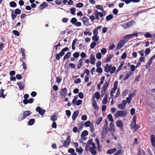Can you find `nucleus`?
<instances>
[{
  "label": "nucleus",
  "mask_w": 155,
  "mask_h": 155,
  "mask_svg": "<svg viewBox=\"0 0 155 155\" xmlns=\"http://www.w3.org/2000/svg\"><path fill=\"white\" fill-rule=\"evenodd\" d=\"M107 133H105V132L102 131L101 133V142H103L105 139V138L106 137L107 135Z\"/></svg>",
  "instance_id": "nucleus-23"
},
{
  "label": "nucleus",
  "mask_w": 155,
  "mask_h": 155,
  "mask_svg": "<svg viewBox=\"0 0 155 155\" xmlns=\"http://www.w3.org/2000/svg\"><path fill=\"white\" fill-rule=\"evenodd\" d=\"M150 140L151 145L153 147H155V136L154 135L152 134L150 136Z\"/></svg>",
  "instance_id": "nucleus-12"
},
{
  "label": "nucleus",
  "mask_w": 155,
  "mask_h": 155,
  "mask_svg": "<svg viewBox=\"0 0 155 155\" xmlns=\"http://www.w3.org/2000/svg\"><path fill=\"white\" fill-rule=\"evenodd\" d=\"M13 33L16 36H18L19 35V33L16 30H13Z\"/></svg>",
  "instance_id": "nucleus-61"
},
{
  "label": "nucleus",
  "mask_w": 155,
  "mask_h": 155,
  "mask_svg": "<svg viewBox=\"0 0 155 155\" xmlns=\"http://www.w3.org/2000/svg\"><path fill=\"white\" fill-rule=\"evenodd\" d=\"M79 111L78 110L75 111L72 115V118L73 121H74L79 114Z\"/></svg>",
  "instance_id": "nucleus-15"
},
{
  "label": "nucleus",
  "mask_w": 155,
  "mask_h": 155,
  "mask_svg": "<svg viewBox=\"0 0 155 155\" xmlns=\"http://www.w3.org/2000/svg\"><path fill=\"white\" fill-rule=\"evenodd\" d=\"M101 52L102 54H104L107 52V50L105 48H103L101 50Z\"/></svg>",
  "instance_id": "nucleus-64"
},
{
  "label": "nucleus",
  "mask_w": 155,
  "mask_h": 155,
  "mask_svg": "<svg viewBox=\"0 0 155 155\" xmlns=\"http://www.w3.org/2000/svg\"><path fill=\"white\" fill-rule=\"evenodd\" d=\"M110 131L114 132L115 131L114 124L110 122Z\"/></svg>",
  "instance_id": "nucleus-24"
},
{
  "label": "nucleus",
  "mask_w": 155,
  "mask_h": 155,
  "mask_svg": "<svg viewBox=\"0 0 155 155\" xmlns=\"http://www.w3.org/2000/svg\"><path fill=\"white\" fill-rule=\"evenodd\" d=\"M88 134V131L86 130H84L82 132L81 135V138H82L83 136H85Z\"/></svg>",
  "instance_id": "nucleus-26"
},
{
  "label": "nucleus",
  "mask_w": 155,
  "mask_h": 155,
  "mask_svg": "<svg viewBox=\"0 0 155 155\" xmlns=\"http://www.w3.org/2000/svg\"><path fill=\"white\" fill-rule=\"evenodd\" d=\"M96 148L93 147H90L89 148L88 150H89L91 153L94 155H95L97 153V151L95 150Z\"/></svg>",
  "instance_id": "nucleus-20"
},
{
  "label": "nucleus",
  "mask_w": 155,
  "mask_h": 155,
  "mask_svg": "<svg viewBox=\"0 0 155 155\" xmlns=\"http://www.w3.org/2000/svg\"><path fill=\"white\" fill-rule=\"evenodd\" d=\"M71 54L70 52L67 53L64 56L63 59L64 60L69 58L71 56Z\"/></svg>",
  "instance_id": "nucleus-33"
},
{
  "label": "nucleus",
  "mask_w": 155,
  "mask_h": 155,
  "mask_svg": "<svg viewBox=\"0 0 155 155\" xmlns=\"http://www.w3.org/2000/svg\"><path fill=\"white\" fill-rule=\"evenodd\" d=\"M96 58L98 59H100L101 58V54L100 53H98L96 55Z\"/></svg>",
  "instance_id": "nucleus-62"
},
{
  "label": "nucleus",
  "mask_w": 155,
  "mask_h": 155,
  "mask_svg": "<svg viewBox=\"0 0 155 155\" xmlns=\"http://www.w3.org/2000/svg\"><path fill=\"white\" fill-rule=\"evenodd\" d=\"M152 62V61L150 59L149 61L146 65V68H148L150 67V65Z\"/></svg>",
  "instance_id": "nucleus-48"
},
{
  "label": "nucleus",
  "mask_w": 155,
  "mask_h": 155,
  "mask_svg": "<svg viewBox=\"0 0 155 155\" xmlns=\"http://www.w3.org/2000/svg\"><path fill=\"white\" fill-rule=\"evenodd\" d=\"M118 107L120 109H123L124 108L125 106H124V105H123L121 103L118 104Z\"/></svg>",
  "instance_id": "nucleus-52"
},
{
  "label": "nucleus",
  "mask_w": 155,
  "mask_h": 155,
  "mask_svg": "<svg viewBox=\"0 0 155 155\" xmlns=\"http://www.w3.org/2000/svg\"><path fill=\"white\" fill-rule=\"evenodd\" d=\"M48 6V4L46 2H43V3L40 5V6L41 7V9H43L45 7H47Z\"/></svg>",
  "instance_id": "nucleus-28"
},
{
  "label": "nucleus",
  "mask_w": 155,
  "mask_h": 155,
  "mask_svg": "<svg viewBox=\"0 0 155 155\" xmlns=\"http://www.w3.org/2000/svg\"><path fill=\"white\" fill-rule=\"evenodd\" d=\"M97 68L96 70L97 72L99 73H101L102 72L103 70L101 68L99 67Z\"/></svg>",
  "instance_id": "nucleus-53"
},
{
  "label": "nucleus",
  "mask_w": 155,
  "mask_h": 155,
  "mask_svg": "<svg viewBox=\"0 0 155 155\" xmlns=\"http://www.w3.org/2000/svg\"><path fill=\"white\" fill-rule=\"evenodd\" d=\"M90 63L92 64H95V58L94 55L91 54L90 56Z\"/></svg>",
  "instance_id": "nucleus-14"
},
{
  "label": "nucleus",
  "mask_w": 155,
  "mask_h": 155,
  "mask_svg": "<svg viewBox=\"0 0 155 155\" xmlns=\"http://www.w3.org/2000/svg\"><path fill=\"white\" fill-rule=\"evenodd\" d=\"M92 40L94 42L98 41L99 39V36L97 35H94V36L92 37Z\"/></svg>",
  "instance_id": "nucleus-36"
},
{
  "label": "nucleus",
  "mask_w": 155,
  "mask_h": 155,
  "mask_svg": "<svg viewBox=\"0 0 155 155\" xmlns=\"http://www.w3.org/2000/svg\"><path fill=\"white\" fill-rule=\"evenodd\" d=\"M117 150L116 148H114L108 150L107 151V153L109 154H111L115 152Z\"/></svg>",
  "instance_id": "nucleus-25"
},
{
  "label": "nucleus",
  "mask_w": 155,
  "mask_h": 155,
  "mask_svg": "<svg viewBox=\"0 0 155 155\" xmlns=\"http://www.w3.org/2000/svg\"><path fill=\"white\" fill-rule=\"evenodd\" d=\"M21 10L18 8L16 9L15 11V14L16 15L19 14H21Z\"/></svg>",
  "instance_id": "nucleus-51"
},
{
  "label": "nucleus",
  "mask_w": 155,
  "mask_h": 155,
  "mask_svg": "<svg viewBox=\"0 0 155 155\" xmlns=\"http://www.w3.org/2000/svg\"><path fill=\"white\" fill-rule=\"evenodd\" d=\"M57 113L55 112L54 113V114L51 116L50 117V120L53 121H55L57 119Z\"/></svg>",
  "instance_id": "nucleus-18"
},
{
  "label": "nucleus",
  "mask_w": 155,
  "mask_h": 155,
  "mask_svg": "<svg viewBox=\"0 0 155 155\" xmlns=\"http://www.w3.org/2000/svg\"><path fill=\"white\" fill-rule=\"evenodd\" d=\"M91 100L92 103V105L94 109L95 110H98L99 108L98 107V106L97 104V102L94 99V96H93V97L92 98Z\"/></svg>",
  "instance_id": "nucleus-7"
},
{
  "label": "nucleus",
  "mask_w": 155,
  "mask_h": 155,
  "mask_svg": "<svg viewBox=\"0 0 155 155\" xmlns=\"http://www.w3.org/2000/svg\"><path fill=\"white\" fill-rule=\"evenodd\" d=\"M76 151L77 152L80 153L79 154H81L83 152V149L81 147H80L79 148H78L76 149Z\"/></svg>",
  "instance_id": "nucleus-29"
},
{
  "label": "nucleus",
  "mask_w": 155,
  "mask_h": 155,
  "mask_svg": "<svg viewBox=\"0 0 155 155\" xmlns=\"http://www.w3.org/2000/svg\"><path fill=\"white\" fill-rule=\"evenodd\" d=\"M117 126L121 130L123 129V124L121 120H117L116 122Z\"/></svg>",
  "instance_id": "nucleus-11"
},
{
  "label": "nucleus",
  "mask_w": 155,
  "mask_h": 155,
  "mask_svg": "<svg viewBox=\"0 0 155 155\" xmlns=\"http://www.w3.org/2000/svg\"><path fill=\"white\" fill-rule=\"evenodd\" d=\"M102 13L98 12L97 10H95V16L97 20H99V16L101 17H102L105 15V14L104 15V14H105V11L104 10L102 11Z\"/></svg>",
  "instance_id": "nucleus-4"
},
{
  "label": "nucleus",
  "mask_w": 155,
  "mask_h": 155,
  "mask_svg": "<svg viewBox=\"0 0 155 155\" xmlns=\"http://www.w3.org/2000/svg\"><path fill=\"white\" fill-rule=\"evenodd\" d=\"M67 90L66 88H64L62 89L60 92V94L61 96H62L63 97H65L67 94Z\"/></svg>",
  "instance_id": "nucleus-10"
},
{
  "label": "nucleus",
  "mask_w": 155,
  "mask_h": 155,
  "mask_svg": "<svg viewBox=\"0 0 155 155\" xmlns=\"http://www.w3.org/2000/svg\"><path fill=\"white\" fill-rule=\"evenodd\" d=\"M144 36L147 38H151L152 37L151 35L149 32L146 33L145 34Z\"/></svg>",
  "instance_id": "nucleus-59"
},
{
  "label": "nucleus",
  "mask_w": 155,
  "mask_h": 155,
  "mask_svg": "<svg viewBox=\"0 0 155 155\" xmlns=\"http://www.w3.org/2000/svg\"><path fill=\"white\" fill-rule=\"evenodd\" d=\"M83 23L85 25H89V19L86 17H84L82 19Z\"/></svg>",
  "instance_id": "nucleus-13"
},
{
  "label": "nucleus",
  "mask_w": 155,
  "mask_h": 155,
  "mask_svg": "<svg viewBox=\"0 0 155 155\" xmlns=\"http://www.w3.org/2000/svg\"><path fill=\"white\" fill-rule=\"evenodd\" d=\"M128 90L127 89L125 90L124 91L122 94V96H125L128 93Z\"/></svg>",
  "instance_id": "nucleus-63"
},
{
  "label": "nucleus",
  "mask_w": 155,
  "mask_h": 155,
  "mask_svg": "<svg viewBox=\"0 0 155 155\" xmlns=\"http://www.w3.org/2000/svg\"><path fill=\"white\" fill-rule=\"evenodd\" d=\"M92 140H89L87 143V144L85 147V150L86 151H87L88 150L89 148V147L91 146V144L92 143Z\"/></svg>",
  "instance_id": "nucleus-17"
},
{
  "label": "nucleus",
  "mask_w": 155,
  "mask_h": 155,
  "mask_svg": "<svg viewBox=\"0 0 155 155\" xmlns=\"http://www.w3.org/2000/svg\"><path fill=\"white\" fill-rule=\"evenodd\" d=\"M113 16L112 15H110L106 17V20L107 21H109L113 18Z\"/></svg>",
  "instance_id": "nucleus-44"
},
{
  "label": "nucleus",
  "mask_w": 155,
  "mask_h": 155,
  "mask_svg": "<svg viewBox=\"0 0 155 155\" xmlns=\"http://www.w3.org/2000/svg\"><path fill=\"white\" fill-rule=\"evenodd\" d=\"M77 39H75L73 41L72 45V48L73 50H74L75 49V45L77 42Z\"/></svg>",
  "instance_id": "nucleus-32"
},
{
  "label": "nucleus",
  "mask_w": 155,
  "mask_h": 155,
  "mask_svg": "<svg viewBox=\"0 0 155 155\" xmlns=\"http://www.w3.org/2000/svg\"><path fill=\"white\" fill-rule=\"evenodd\" d=\"M133 73L131 71H129L127 73L125 77L124 78L123 80H125L128 79L129 77L133 74Z\"/></svg>",
  "instance_id": "nucleus-22"
},
{
  "label": "nucleus",
  "mask_w": 155,
  "mask_h": 155,
  "mask_svg": "<svg viewBox=\"0 0 155 155\" xmlns=\"http://www.w3.org/2000/svg\"><path fill=\"white\" fill-rule=\"evenodd\" d=\"M71 13L72 15L75 14V8L73 7L70 9Z\"/></svg>",
  "instance_id": "nucleus-49"
},
{
  "label": "nucleus",
  "mask_w": 155,
  "mask_h": 155,
  "mask_svg": "<svg viewBox=\"0 0 155 155\" xmlns=\"http://www.w3.org/2000/svg\"><path fill=\"white\" fill-rule=\"evenodd\" d=\"M71 140L70 136L69 135H68L66 139L64 142L63 144V147H66L70 145L71 142Z\"/></svg>",
  "instance_id": "nucleus-5"
},
{
  "label": "nucleus",
  "mask_w": 155,
  "mask_h": 155,
  "mask_svg": "<svg viewBox=\"0 0 155 155\" xmlns=\"http://www.w3.org/2000/svg\"><path fill=\"white\" fill-rule=\"evenodd\" d=\"M36 111L38 112V113L41 115L43 116L45 114L46 111L44 109L41 108L40 107H38L36 108Z\"/></svg>",
  "instance_id": "nucleus-8"
},
{
  "label": "nucleus",
  "mask_w": 155,
  "mask_h": 155,
  "mask_svg": "<svg viewBox=\"0 0 155 155\" xmlns=\"http://www.w3.org/2000/svg\"><path fill=\"white\" fill-rule=\"evenodd\" d=\"M150 48H147L145 51V56H147L150 52Z\"/></svg>",
  "instance_id": "nucleus-41"
},
{
  "label": "nucleus",
  "mask_w": 155,
  "mask_h": 155,
  "mask_svg": "<svg viewBox=\"0 0 155 155\" xmlns=\"http://www.w3.org/2000/svg\"><path fill=\"white\" fill-rule=\"evenodd\" d=\"M64 52L61 50V51L59 53V54H57L56 55V58L58 60H59L60 59V56H62L64 54Z\"/></svg>",
  "instance_id": "nucleus-16"
},
{
  "label": "nucleus",
  "mask_w": 155,
  "mask_h": 155,
  "mask_svg": "<svg viewBox=\"0 0 155 155\" xmlns=\"http://www.w3.org/2000/svg\"><path fill=\"white\" fill-rule=\"evenodd\" d=\"M35 120L34 119H31L28 122V124L29 125H33L35 122Z\"/></svg>",
  "instance_id": "nucleus-27"
},
{
  "label": "nucleus",
  "mask_w": 155,
  "mask_h": 155,
  "mask_svg": "<svg viewBox=\"0 0 155 155\" xmlns=\"http://www.w3.org/2000/svg\"><path fill=\"white\" fill-rule=\"evenodd\" d=\"M84 126V123L83 122L79 123L78 124V127L79 129H82Z\"/></svg>",
  "instance_id": "nucleus-39"
},
{
  "label": "nucleus",
  "mask_w": 155,
  "mask_h": 155,
  "mask_svg": "<svg viewBox=\"0 0 155 155\" xmlns=\"http://www.w3.org/2000/svg\"><path fill=\"white\" fill-rule=\"evenodd\" d=\"M112 65H109L108 64H107L104 67V71L106 72H109L111 69Z\"/></svg>",
  "instance_id": "nucleus-19"
},
{
  "label": "nucleus",
  "mask_w": 155,
  "mask_h": 155,
  "mask_svg": "<svg viewBox=\"0 0 155 155\" xmlns=\"http://www.w3.org/2000/svg\"><path fill=\"white\" fill-rule=\"evenodd\" d=\"M57 125L55 121H53L52 124L51 125V127L52 128H57Z\"/></svg>",
  "instance_id": "nucleus-57"
},
{
  "label": "nucleus",
  "mask_w": 155,
  "mask_h": 155,
  "mask_svg": "<svg viewBox=\"0 0 155 155\" xmlns=\"http://www.w3.org/2000/svg\"><path fill=\"white\" fill-rule=\"evenodd\" d=\"M102 120V118L101 117L98 118L96 121V124L97 125L99 124Z\"/></svg>",
  "instance_id": "nucleus-34"
},
{
  "label": "nucleus",
  "mask_w": 155,
  "mask_h": 155,
  "mask_svg": "<svg viewBox=\"0 0 155 155\" xmlns=\"http://www.w3.org/2000/svg\"><path fill=\"white\" fill-rule=\"evenodd\" d=\"M83 59H80L79 61L78 62V63L77 64V68L78 69H80L81 68V67L82 66L83 64Z\"/></svg>",
  "instance_id": "nucleus-21"
},
{
  "label": "nucleus",
  "mask_w": 155,
  "mask_h": 155,
  "mask_svg": "<svg viewBox=\"0 0 155 155\" xmlns=\"http://www.w3.org/2000/svg\"><path fill=\"white\" fill-rule=\"evenodd\" d=\"M98 30L97 29H94L93 31V34L94 35L97 36L98 34Z\"/></svg>",
  "instance_id": "nucleus-55"
},
{
  "label": "nucleus",
  "mask_w": 155,
  "mask_h": 155,
  "mask_svg": "<svg viewBox=\"0 0 155 155\" xmlns=\"http://www.w3.org/2000/svg\"><path fill=\"white\" fill-rule=\"evenodd\" d=\"M126 41L125 40H122L120 41L118 43L117 49H120L126 43Z\"/></svg>",
  "instance_id": "nucleus-6"
},
{
  "label": "nucleus",
  "mask_w": 155,
  "mask_h": 155,
  "mask_svg": "<svg viewBox=\"0 0 155 155\" xmlns=\"http://www.w3.org/2000/svg\"><path fill=\"white\" fill-rule=\"evenodd\" d=\"M83 6V4L81 3H78L76 4V6L78 8L82 7Z\"/></svg>",
  "instance_id": "nucleus-60"
},
{
  "label": "nucleus",
  "mask_w": 155,
  "mask_h": 155,
  "mask_svg": "<svg viewBox=\"0 0 155 155\" xmlns=\"http://www.w3.org/2000/svg\"><path fill=\"white\" fill-rule=\"evenodd\" d=\"M2 88L0 90V97H2L3 98L5 97V96L3 95L4 90L2 89Z\"/></svg>",
  "instance_id": "nucleus-58"
},
{
  "label": "nucleus",
  "mask_w": 155,
  "mask_h": 155,
  "mask_svg": "<svg viewBox=\"0 0 155 155\" xmlns=\"http://www.w3.org/2000/svg\"><path fill=\"white\" fill-rule=\"evenodd\" d=\"M95 97L97 99H99L100 98V94L99 92H96L95 93Z\"/></svg>",
  "instance_id": "nucleus-54"
},
{
  "label": "nucleus",
  "mask_w": 155,
  "mask_h": 155,
  "mask_svg": "<svg viewBox=\"0 0 155 155\" xmlns=\"http://www.w3.org/2000/svg\"><path fill=\"white\" fill-rule=\"evenodd\" d=\"M31 114V112L30 111L26 110L23 113V116L21 115L20 117H18V119L19 121H21L29 116Z\"/></svg>",
  "instance_id": "nucleus-2"
},
{
  "label": "nucleus",
  "mask_w": 155,
  "mask_h": 155,
  "mask_svg": "<svg viewBox=\"0 0 155 155\" xmlns=\"http://www.w3.org/2000/svg\"><path fill=\"white\" fill-rule=\"evenodd\" d=\"M98 43H97V44L95 42L93 41V42L91 44L90 47L91 48L93 49L94 47L96 46L97 44H98Z\"/></svg>",
  "instance_id": "nucleus-37"
},
{
  "label": "nucleus",
  "mask_w": 155,
  "mask_h": 155,
  "mask_svg": "<svg viewBox=\"0 0 155 155\" xmlns=\"http://www.w3.org/2000/svg\"><path fill=\"white\" fill-rule=\"evenodd\" d=\"M90 121L89 120H87L85 123L84 126L86 127H88L90 126Z\"/></svg>",
  "instance_id": "nucleus-50"
},
{
  "label": "nucleus",
  "mask_w": 155,
  "mask_h": 155,
  "mask_svg": "<svg viewBox=\"0 0 155 155\" xmlns=\"http://www.w3.org/2000/svg\"><path fill=\"white\" fill-rule=\"evenodd\" d=\"M113 56V55L112 54H110L106 58V61L108 62L112 58Z\"/></svg>",
  "instance_id": "nucleus-46"
},
{
  "label": "nucleus",
  "mask_w": 155,
  "mask_h": 155,
  "mask_svg": "<svg viewBox=\"0 0 155 155\" xmlns=\"http://www.w3.org/2000/svg\"><path fill=\"white\" fill-rule=\"evenodd\" d=\"M135 23V22L134 21L132 20L129 21L127 23L121 24L120 25V26L122 27L124 29H126L134 25Z\"/></svg>",
  "instance_id": "nucleus-3"
},
{
  "label": "nucleus",
  "mask_w": 155,
  "mask_h": 155,
  "mask_svg": "<svg viewBox=\"0 0 155 155\" xmlns=\"http://www.w3.org/2000/svg\"><path fill=\"white\" fill-rule=\"evenodd\" d=\"M136 122L132 121L130 126V128L131 129H134L136 125Z\"/></svg>",
  "instance_id": "nucleus-31"
},
{
  "label": "nucleus",
  "mask_w": 155,
  "mask_h": 155,
  "mask_svg": "<svg viewBox=\"0 0 155 155\" xmlns=\"http://www.w3.org/2000/svg\"><path fill=\"white\" fill-rule=\"evenodd\" d=\"M104 79L105 77L104 76H102L100 84L98 85L97 87H100L101 86V85L103 84Z\"/></svg>",
  "instance_id": "nucleus-30"
},
{
  "label": "nucleus",
  "mask_w": 155,
  "mask_h": 155,
  "mask_svg": "<svg viewBox=\"0 0 155 155\" xmlns=\"http://www.w3.org/2000/svg\"><path fill=\"white\" fill-rule=\"evenodd\" d=\"M116 70V68L115 67H111V69L110 71V72L111 74H113L114 73Z\"/></svg>",
  "instance_id": "nucleus-45"
},
{
  "label": "nucleus",
  "mask_w": 155,
  "mask_h": 155,
  "mask_svg": "<svg viewBox=\"0 0 155 155\" xmlns=\"http://www.w3.org/2000/svg\"><path fill=\"white\" fill-rule=\"evenodd\" d=\"M138 34L137 33H134L126 35L124 37V39H127L129 38H132L134 37H137Z\"/></svg>",
  "instance_id": "nucleus-9"
},
{
  "label": "nucleus",
  "mask_w": 155,
  "mask_h": 155,
  "mask_svg": "<svg viewBox=\"0 0 155 155\" xmlns=\"http://www.w3.org/2000/svg\"><path fill=\"white\" fill-rule=\"evenodd\" d=\"M107 96L105 95L102 101V104H106L107 103Z\"/></svg>",
  "instance_id": "nucleus-38"
},
{
  "label": "nucleus",
  "mask_w": 155,
  "mask_h": 155,
  "mask_svg": "<svg viewBox=\"0 0 155 155\" xmlns=\"http://www.w3.org/2000/svg\"><path fill=\"white\" fill-rule=\"evenodd\" d=\"M77 19L75 18H72L70 21V22L74 25L77 22Z\"/></svg>",
  "instance_id": "nucleus-40"
},
{
  "label": "nucleus",
  "mask_w": 155,
  "mask_h": 155,
  "mask_svg": "<svg viewBox=\"0 0 155 155\" xmlns=\"http://www.w3.org/2000/svg\"><path fill=\"white\" fill-rule=\"evenodd\" d=\"M137 93V91L136 90H134V91L133 92H131L130 93V97H133Z\"/></svg>",
  "instance_id": "nucleus-42"
},
{
  "label": "nucleus",
  "mask_w": 155,
  "mask_h": 155,
  "mask_svg": "<svg viewBox=\"0 0 155 155\" xmlns=\"http://www.w3.org/2000/svg\"><path fill=\"white\" fill-rule=\"evenodd\" d=\"M127 114V111L126 110H118L114 114L115 118H117L119 117H125Z\"/></svg>",
  "instance_id": "nucleus-1"
},
{
  "label": "nucleus",
  "mask_w": 155,
  "mask_h": 155,
  "mask_svg": "<svg viewBox=\"0 0 155 155\" xmlns=\"http://www.w3.org/2000/svg\"><path fill=\"white\" fill-rule=\"evenodd\" d=\"M109 128L106 126V127H104L103 128L102 131L105 132V133L107 134V133L109 131Z\"/></svg>",
  "instance_id": "nucleus-47"
},
{
  "label": "nucleus",
  "mask_w": 155,
  "mask_h": 155,
  "mask_svg": "<svg viewBox=\"0 0 155 155\" xmlns=\"http://www.w3.org/2000/svg\"><path fill=\"white\" fill-rule=\"evenodd\" d=\"M96 8L100 9L102 11L104 10L103 7L101 5H97L96 6Z\"/></svg>",
  "instance_id": "nucleus-56"
},
{
  "label": "nucleus",
  "mask_w": 155,
  "mask_h": 155,
  "mask_svg": "<svg viewBox=\"0 0 155 155\" xmlns=\"http://www.w3.org/2000/svg\"><path fill=\"white\" fill-rule=\"evenodd\" d=\"M10 5L12 7H15L16 6V4L14 2H11L10 3Z\"/></svg>",
  "instance_id": "nucleus-43"
},
{
  "label": "nucleus",
  "mask_w": 155,
  "mask_h": 155,
  "mask_svg": "<svg viewBox=\"0 0 155 155\" xmlns=\"http://www.w3.org/2000/svg\"><path fill=\"white\" fill-rule=\"evenodd\" d=\"M107 118L108 120L112 122L114 121L113 119L111 114H109L107 116Z\"/></svg>",
  "instance_id": "nucleus-35"
}]
</instances>
